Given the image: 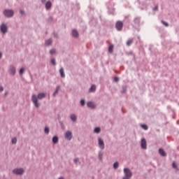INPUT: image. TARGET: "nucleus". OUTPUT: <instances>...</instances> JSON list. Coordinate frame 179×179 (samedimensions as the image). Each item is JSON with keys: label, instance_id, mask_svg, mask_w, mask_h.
I'll return each instance as SVG.
<instances>
[{"label": "nucleus", "instance_id": "c9c22d12", "mask_svg": "<svg viewBox=\"0 0 179 179\" xmlns=\"http://www.w3.org/2000/svg\"><path fill=\"white\" fill-rule=\"evenodd\" d=\"M0 92H3V87H0Z\"/></svg>", "mask_w": 179, "mask_h": 179}, {"label": "nucleus", "instance_id": "a19ab883", "mask_svg": "<svg viewBox=\"0 0 179 179\" xmlns=\"http://www.w3.org/2000/svg\"><path fill=\"white\" fill-rule=\"evenodd\" d=\"M2 58V53L0 52V59Z\"/></svg>", "mask_w": 179, "mask_h": 179}, {"label": "nucleus", "instance_id": "4be33fe9", "mask_svg": "<svg viewBox=\"0 0 179 179\" xmlns=\"http://www.w3.org/2000/svg\"><path fill=\"white\" fill-rule=\"evenodd\" d=\"M141 128H143V129H145V131H148V125L146 124H141Z\"/></svg>", "mask_w": 179, "mask_h": 179}, {"label": "nucleus", "instance_id": "423d86ee", "mask_svg": "<svg viewBox=\"0 0 179 179\" xmlns=\"http://www.w3.org/2000/svg\"><path fill=\"white\" fill-rule=\"evenodd\" d=\"M8 72L10 75H15L16 73V68L13 66H10Z\"/></svg>", "mask_w": 179, "mask_h": 179}, {"label": "nucleus", "instance_id": "58836bf2", "mask_svg": "<svg viewBox=\"0 0 179 179\" xmlns=\"http://www.w3.org/2000/svg\"><path fill=\"white\" fill-rule=\"evenodd\" d=\"M45 1L47 0H41L42 3H45Z\"/></svg>", "mask_w": 179, "mask_h": 179}, {"label": "nucleus", "instance_id": "ea45409f", "mask_svg": "<svg viewBox=\"0 0 179 179\" xmlns=\"http://www.w3.org/2000/svg\"><path fill=\"white\" fill-rule=\"evenodd\" d=\"M154 10H157V6L154 8Z\"/></svg>", "mask_w": 179, "mask_h": 179}, {"label": "nucleus", "instance_id": "f8f14e48", "mask_svg": "<svg viewBox=\"0 0 179 179\" xmlns=\"http://www.w3.org/2000/svg\"><path fill=\"white\" fill-rule=\"evenodd\" d=\"M159 155H161V156H163V157L167 156L166 151H164V150H163L162 148H159Z\"/></svg>", "mask_w": 179, "mask_h": 179}, {"label": "nucleus", "instance_id": "7c9ffc66", "mask_svg": "<svg viewBox=\"0 0 179 179\" xmlns=\"http://www.w3.org/2000/svg\"><path fill=\"white\" fill-rule=\"evenodd\" d=\"M51 64H52V65H55V59H52L51 60Z\"/></svg>", "mask_w": 179, "mask_h": 179}, {"label": "nucleus", "instance_id": "a211bd4d", "mask_svg": "<svg viewBox=\"0 0 179 179\" xmlns=\"http://www.w3.org/2000/svg\"><path fill=\"white\" fill-rule=\"evenodd\" d=\"M61 87H59V86H57V87H56V90L55 91V92L53 93V96H55V95H57V94H58V92H59V89H60Z\"/></svg>", "mask_w": 179, "mask_h": 179}, {"label": "nucleus", "instance_id": "bb28decb", "mask_svg": "<svg viewBox=\"0 0 179 179\" xmlns=\"http://www.w3.org/2000/svg\"><path fill=\"white\" fill-rule=\"evenodd\" d=\"M114 169H118V162H115L113 164Z\"/></svg>", "mask_w": 179, "mask_h": 179}, {"label": "nucleus", "instance_id": "f257e3e1", "mask_svg": "<svg viewBox=\"0 0 179 179\" xmlns=\"http://www.w3.org/2000/svg\"><path fill=\"white\" fill-rule=\"evenodd\" d=\"M45 96H47V94L44 92H41L37 95H32L31 100L36 108H38L40 107V103H38V100H42V99L45 98Z\"/></svg>", "mask_w": 179, "mask_h": 179}, {"label": "nucleus", "instance_id": "dca6fc26", "mask_svg": "<svg viewBox=\"0 0 179 179\" xmlns=\"http://www.w3.org/2000/svg\"><path fill=\"white\" fill-rule=\"evenodd\" d=\"M114 50V45H110L108 48V52L113 54V51Z\"/></svg>", "mask_w": 179, "mask_h": 179}, {"label": "nucleus", "instance_id": "6e6552de", "mask_svg": "<svg viewBox=\"0 0 179 179\" xmlns=\"http://www.w3.org/2000/svg\"><path fill=\"white\" fill-rule=\"evenodd\" d=\"M65 138L68 140V141H71V139H72V132L68 131L65 133Z\"/></svg>", "mask_w": 179, "mask_h": 179}, {"label": "nucleus", "instance_id": "ddd939ff", "mask_svg": "<svg viewBox=\"0 0 179 179\" xmlns=\"http://www.w3.org/2000/svg\"><path fill=\"white\" fill-rule=\"evenodd\" d=\"M51 6H52V3L51 1H48L45 3V8L47 10L51 9Z\"/></svg>", "mask_w": 179, "mask_h": 179}, {"label": "nucleus", "instance_id": "4468645a", "mask_svg": "<svg viewBox=\"0 0 179 179\" xmlns=\"http://www.w3.org/2000/svg\"><path fill=\"white\" fill-rule=\"evenodd\" d=\"M73 37H79V33L76 29L73 30Z\"/></svg>", "mask_w": 179, "mask_h": 179}, {"label": "nucleus", "instance_id": "f704fd0d", "mask_svg": "<svg viewBox=\"0 0 179 179\" xmlns=\"http://www.w3.org/2000/svg\"><path fill=\"white\" fill-rule=\"evenodd\" d=\"M114 80H115V82H118L119 79H118V78L115 77V78H114Z\"/></svg>", "mask_w": 179, "mask_h": 179}, {"label": "nucleus", "instance_id": "2eb2a0df", "mask_svg": "<svg viewBox=\"0 0 179 179\" xmlns=\"http://www.w3.org/2000/svg\"><path fill=\"white\" fill-rule=\"evenodd\" d=\"M59 73H60L62 78H65V71H64V68L60 69Z\"/></svg>", "mask_w": 179, "mask_h": 179}, {"label": "nucleus", "instance_id": "412c9836", "mask_svg": "<svg viewBox=\"0 0 179 179\" xmlns=\"http://www.w3.org/2000/svg\"><path fill=\"white\" fill-rule=\"evenodd\" d=\"M90 92H96V85H92L90 89Z\"/></svg>", "mask_w": 179, "mask_h": 179}, {"label": "nucleus", "instance_id": "b1692460", "mask_svg": "<svg viewBox=\"0 0 179 179\" xmlns=\"http://www.w3.org/2000/svg\"><path fill=\"white\" fill-rule=\"evenodd\" d=\"M94 132L95 134H99L100 132V128L99 127H96L94 129Z\"/></svg>", "mask_w": 179, "mask_h": 179}, {"label": "nucleus", "instance_id": "2f4dec72", "mask_svg": "<svg viewBox=\"0 0 179 179\" xmlns=\"http://www.w3.org/2000/svg\"><path fill=\"white\" fill-rule=\"evenodd\" d=\"M80 104H81V106H85V100L82 99L80 101Z\"/></svg>", "mask_w": 179, "mask_h": 179}, {"label": "nucleus", "instance_id": "cd10ccee", "mask_svg": "<svg viewBox=\"0 0 179 179\" xmlns=\"http://www.w3.org/2000/svg\"><path fill=\"white\" fill-rule=\"evenodd\" d=\"M162 23L166 26V27H169V23L164 22V21H162Z\"/></svg>", "mask_w": 179, "mask_h": 179}, {"label": "nucleus", "instance_id": "1a4fd4ad", "mask_svg": "<svg viewBox=\"0 0 179 179\" xmlns=\"http://www.w3.org/2000/svg\"><path fill=\"white\" fill-rule=\"evenodd\" d=\"M141 148L142 149H146L147 148L146 139L145 138L141 139Z\"/></svg>", "mask_w": 179, "mask_h": 179}, {"label": "nucleus", "instance_id": "aec40b11", "mask_svg": "<svg viewBox=\"0 0 179 179\" xmlns=\"http://www.w3.org/2000/svg\"><path fill=\"white\" fill-rule=\"evenodd\" d=\"M52 142H53L54 143H58V137H57V136H54V137L52 138Z\"/></svg>", "mask_w": 179, "mask_h": 179}, {"label": "nucleus", "instance_id": "f03ea898", "mask_svg": "<svg viewBox=\"0 0 179 179\" xmlns=\"http://www.w3.org/2000/svg\"><path fill=\"white\" fill-rule=\"evenodd\" d=\"M13 174H15L16 176H22L24 173V169L20 168V169H15L13 171Z\"/></svg>", "mask_w": 179, "mask_h": 179}, {"label": "nucleus", "instance_id": "20e7f679", "mask_svg": "<svg viewBox=\"0 0 179 179\" xmlns=\"http://www.w3.org/2000/svg\"><path fill=\"white\" fill-rule=\"evenodd\" d=\"M124 173L125 177H129V178L132 177V172H131V170H129V169L125 168L124 169Z\"/></svg>", "mask_w": 179, "mask_h": 179}, {"label": "nucleus", "instance_id": "5701e85b", "mask_svg": "<svg viewBox=\"0 0 179 179\" xmlns=\"http://www.w3.org/2000/svg\"><path fill=\"white\" fill-rule=\"evenodd\" d=\"M132 43H134V40L133 39H129L127 43V45H131V44H132Z\"/></svg>", "mask_w": 179, "mask_h": 179}, {"label": "nucleus", "instance_id": "4c0bfd02", "mask_svg": "<svg viewBox=\"0 0 179 179\" xmlns=\"http://www.w3.org/2000/svg\"><path fill=\"white\" fill-rule=\"evenodd\" d=\"M20 13H21V15H24V12L22 10H20Z\"/></svg>", "mask_w": 179, "mask_h": 179}, {"label": "nucleus", "instance_id": "39448f33", "mask_svg": "<svg viewBox=\"0 0 179 179\" xmlns=\"http://www.w3.org/2000/svg\"><path fill=\"white\" fill-rule=\"evenodd\" d=\"M124 26V24L122 23V22L121 21H118L116 23V29L119 31H121V30H122V27Z\"/></svg>", "mask_w": 179, "mask_h": 179}, {"label": "nucleus", "instance_id": "0eeeda50", "mask_svg": "<svg viewBox=\"0 0 179 179\" xmlns=\"http://www.w3.org/2000/svg\"><path fill=\"white\" fill-rule=\"evenodd\" d=\"M1 31L2 33L5 34L8 31V27L5 24H2L1 26Z\"/></svg>", "mask_w": 179, "mask_h": 179}, {"label": "nucleus", "instance_id": "7ed1b4c3", "mask_svg": "<svg viewBox=\"0 0 179 179\" xmlns=\"http://www.w3.org/2000/svg\"><path fill=\"white\" fill-rule=\"evenodd\" d=\"M3 14L7 17H12L13 15H15V12L12 10H6L3 12Z\"/></svg>", "mask_w": 179, "mask_h": 179}, {"label": "nucleus", "instance_id": "473e14b6", "mask_svg": "<svg viewBox=\"0 0 179 179\" xmlns=\"http://www.w3.org/2000/svg\"><path fill=\"white\" fill-rule=\"evenodd\" d=\"M173 169H177V164H176V162L173 163Z\"/></svg>", "mask_w": 179, "mask_h": 179}, {"label": "nucleus", "instance_id": "e433bc0d", "mask_svg": "<svg viewBox=\"0 0 179 179\" xmlns=\"http://www.w3.org/2000/svg\"><path fill=\"white\" fill-rule=\"evenodd\" d=\"M131 178L128 177V176H124L122 179H130Z\"/></svg>", "mask_w": 179, "mask_h": 179}, {"label": "nucleus", "instance_id": "9d476101", "mask_svg": "<svg viewBox=\"0 0 179 179\" xmlns=\"http://www.w3.org/2000/svg\"><path fill=\"white\" fill-rule=\"evenodd\" d=\"M99 145L101 149H104V141L101 138H99Z\"/></svg>", "mask_w": 179, "mask_h": 179}, {"label": "nucleus", "instance_id": "6ab92c4d", "mask_svg": "<svg viewBox=\"0 0 179 179\" xmlns=\"http://www.w3.org/2000/svg\"><path fill=\"white\" fill-rule=\"evenodd\" d=\"M51 44H52V40L48 39L45 41V45H51Z\"/></svg>", "mask_w": 179, "mask_h": 179}, {"label": "nucleus", "instance_id": "72a5a7b5", "mask_svg": "<svg viewBox=\"0 0 179 179\" xmlns=\"http://www.w3.org/2000/svg\"><path fill=\"white\" fill-rule=\"evenodd\" d=\"M78 162H79V159L76 158V159H74V163H78Z\"/></svg>", "mask_w": 179, "mask_h": 179}, {"label": "nucleus", "instance_id": "f3484780", "mask_svg": "<svg viewBox=\"0 0 179 179\" xmlns=\"http://www.w3.org/2000/svg\"><path fill=\"white\" fill-rule=\"evenodd\" d=\"M71 120H73V122H76V115H75V114H72L71 115Z\"/></svg>", "mask_w": 179, "mask_h": 179}, {"label": "nucleus", "instance_id": "9b49d317", "mask_svg": "<svg viewBox=\"0 0 179 179\" xmlns=\"http://www.w3.org/2000/svg\"><path fill=\"white\" fill-rule=\"evenodd\" d=\"M87 106L90 108H96V106L94 105V103L92 101L87 102Z\"/></svg>", "mask_w": 179, "mask_h": 179}, {"label": "nucleus", "instance_id": "a878e982", "mask_svg": "<svg viewBox=\"0 0 179 179\" xmlns=\"http://www.w3.org/2000/svg\"><path fill=\"white\" fill-rule=\"evenodd\" d=\"M24 72V69H23V68L20 69V75H23Z\"/></svg>", "mask_w": 179, "mask_h": 179}, {"label": "nucleus", "instance_id": "c85d7f7f", "mask_svg": "<svg viewBox=\"0 0 179 179\" xmlns=\"http://www.w3.org/2000/svg\"><path fill=\"white\" fill-rule=\"evenodd\" d=\"M17 142V139H16V138H13V139H12V143H16Z\"/></svg>", "mask_w": 179, "mask_h": 179}, {"label": "nucleus", "instance_id": "c756f323", "mask_svg": "<svg viewBox=\"0 0 179 179\" xmlns=\"http://www.w3.org/2000/svg\"><path fill=\"white\" fill-rule=\"evenodd\" d=\"M50 54H55V50H54V49H52V50H51L50 51Z\"/></svg>", "mask_w": 179, "mask_h": 179}, {"label": "nucleus", "instance_id": "393cba45", "mask_svg": "<svg viewBox=\"0 0 179 179\" xmlns=\"http://www.w3.org/2000/svg\"><path fill=\"white\" fill-rule=\"evenodd\" d=\"M45 134H50V129L48 127L45 128Z\"/></svg>", "mask_w": 179, "mask_h": 179}, {"label": "nucleus", "instance_id": "79ce46f5", "mask_svg": "<svg viewBox=\"0 0 179 179\" xmlns=\"http://www.w3.org/2000/svg\"><path fill=\"white\" fill-rule=\"evenodd\" d=\"M6 94H7L6 93L5 95L6 96Z\"/></svg>", "mask_w": 179, "mask_h": 179}]
</instances>
